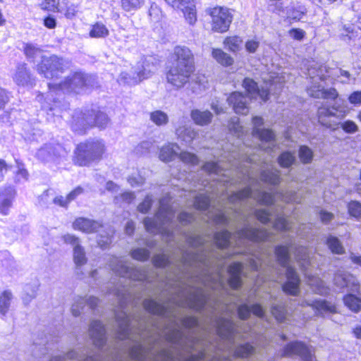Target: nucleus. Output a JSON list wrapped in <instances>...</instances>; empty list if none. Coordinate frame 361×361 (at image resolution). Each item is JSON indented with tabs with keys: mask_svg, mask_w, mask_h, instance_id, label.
<instances>
[{
	"mask_svg": "<svg viewBox=\"0 0 361 361\" xmlns=\"http://www.w3.org/2000/svg\"><path fill=\"white\" fill-rule=\"evenodd\" d=\"M293 252L295 258L305 274L307 276L309 285L319 295H326L329 288L319 277L307 275V269L310 264L309 253L306 247H298L291 240L285 245H278L275 248V255L278 264L286 272V282L282 285L283 290L289 295H298L300 293V279L295 269L290 265V252Z\"/></svg>",
	"mask_w": 361,
	"mask_h": 361,
	"instance_id": "1",
	"label": "nucleus"
},
{
	"mask_svg": "<svg viewBox=\"0 0 361 361\" xmlns=\"http://www.w3.org/2000/svg\"><path fill=\"white\" fill-rule=\"evenodd\" d=\"M249 197L265 205L274 204L276 199H280L284 202H301V199L298 197L295 192L287 191L285 193L277 192L272 195L259 189L258 183L256 182V184L231 195L228 197L229 209L235 214L240 215L241 213V206L245 200Z\"/></svg>",
	"mask_w": 361,
	"mask_h": 361,
	"instance_id": "2",
	"label": "nucleus"
},
{
	"mask_svg": "<svg viewBox=\"0 0 361 361\" xmlns=\"http://www.w3.org/2000/svg\"><path fill=\"white\" fill-rule=\"evenodd\" d=\"M214 240L217 247L223 249L228 246H244L247 241H274L276 235L274 233L265 229L253 228L245 224L243 228L238 230L233 235L227 230L217 232L214 235Z\"/></svg>",
	"mask_w": 361,
	"mask_h": 361,
	"instance_id": "3",
	"label": "nucleus"
},
{
	"mask_svg": "<svg viewBox=\"0 0 361 361\" xmlns=\"http://www.w3.org/2000/svg\"><path fill=\"white\" fill-rule=\"evenodd\" d=\"M243 85L247 92L249 97H246L239 92H234L230 94L227 101L229 105L232 106L233 109L236 114H247L249 111L248 100L251 98L259 97L264 102L269 99L270 92L276 93V89L280 90L282 87L281 82L273 80L270 83H266V87H262L259 89L257 83L250 78H245L243 80Z\"/></svg>",
	"mask_w": 361,
	"mask_h": 361,
	"instance_id": "4",
	"label": "nucleus"
},
{
	"mask_svg": "<svg viewBox=\"0 0 361 361\" xmlns=\"http://www.w3.org/2000/svg\"><path fill=\"white\" fill-rule=\"evenodd\" d=\"M169 197H164L159 201V209L155 219L146 217L144 225L146 230L150 233H161L168 237H172L176 232L175 212L170 204Z\"/></svg>",
	"mask_w": 361,
	"mask_h": 361,
	"instance_id": "5",
	"label": "nucleus"
},
{
	"mask_svg": "<svg viewBox=\"0 0 361 361\" xmlns=\"http://www.w3.org/2000/svg\"><path fill=\"white\" fill-rule=\"evenodd\" d=\"M242 328L233 322L231 319L220 318L216 322V332L219 337L227 343V349L229 353H233L236 357H245L252 354L254 348L250 344L234 346L235 338L240 336Z\"/></svg>",
	"mask_w": 361,
	"mask_h": 361,
	"instance_id": "6",
	"label": "nucleus"
},
{
	"mask_svg": "<svg viewBox=\"0 0 361 361\" xmlns=\"http://www.w3.org/2000/svg\"><path fill=\"white\" fill-rule=\"evenodd\" d=\"M186 241L188 245L192 248H197L196 252H184L177 266L180 271L188 270L190 267L200 264L207 267L209 264V257L212 254L205 250V239L198 234L187 235Z\"/></svg>",
	"mask_w": 361,
	"mask_h": 361,
	"instance_id": "7",
	"label": "nucleus"
},
{
	"mask_svg": "<svg viewBox=\"0 0 361 361\" xmlns=\"http://www.w3.org/2000/svg\"><path fill=\"white\" fill-rule=\"evenodd\" d=\"M86 82L87 78L83 73L75 72L69 75L63 81L49 82L48 84L49 92L46 94L44 102H42V107L50 111L54 110V106L51 105V102L54 104L56 103V99L54 98V92L57 91H73L79 93L86 85Z\"/></svg>",
	"mask_w": 361,
	"mask_h": 361,
	"instance_id": "8",
	"label": "nucleus"
},
{
	"mask_svg": "<svg viewBox=\"0 0 361 361\" xmlns=\"http://www.w3.org/2000/svg\"><path fill=\"white\" fill-rule=\"evenodd\" d=\"M109 118L106 114L99 110L85 109L77 111L73 116L72 127L75 131L85 130L97 126L104 128L109 123Z\"/></svg>",
	"mask_w": 361,
	"mask_h": 361,
	"instance_id": "9",
	"label": "nucleus"
},
{
	"mask_svg": "<svg viewBox=\"0 0 361 361\" xmlns=\"http://www.w3.org/2000/svg\"><path fill=\"white\" fill-rule=\"evenodd\" d=\"M69 68V63L56 55L42 56V61L37 66L38 73L43 77L52 80L54 82L60 78L61 75Z\"/></svg>",
	"mask_w": 361,
	"mask_h": 361,
	"instance_id": "10",
	"label": "nucleus"
},
{
	"mask_svg": "<svg viewBox=\"0 0 361 361\" xmlns=\"http://www.w3.org/2000/svg\"><path fill=\"white\" fill-rule=\"evenodd\" d=\"M104 151L105 146L101 140L80 143L77 147L75 161L79 166H87L92 161L99 160Z\"/></svg>",
	"mask_w": 361,
	"mask_h": 361,
	"instance_id": "11",
	"label": "nucleus"
},
{
	"mask_svg": "<svg viewBox=\"0 0 361 361\" xmlns=\"http://www.w3.org/2000/svg\"><path fill=\"white\" fill-rule=\"evenodd\" d=\"M250 266L255 271H262V277L265 278V280L279 283H281L283 281V278L280 270L274 267L269 253L267 251L261 253L259 256H256L255 259H251Z\"/></svg>",
	"mask_w": 361,
	"mask_h": 361,
	"instance_id": "12",
	"label": "nucleus"
},
{
	"mask_svg": "<svg viewBox=\"0 0 361 361\" xmlns=\"http://www.w3.org/2000/svg\"><path fill=\"white\" fill-rule=\"evenodd\" d=\"M324 70L326 67H321L319 70L311 68L308 70L309 75L313 79L312 85L307 88V93L310 96L314 98H323L327 99H336L338 94L336 89L330 88L325 90L324 87L317 83V80H324L326 76L324 75Z\"/></svg>",
	"mask_w": 361,
	"mask_h": 361,
	"instance_id": "13",
	"label": "nucleus"
},
{
	"mask_svg": "<svg viewBox=\"0 0 361 361\" xmlns=\"http://www.w3.org/2000/svg\"><path fill=\"white\" fill-rule=\"evenodd\" d=\"M195 68L172 64L166 73L167 82L174 88L183 87L192 78Z\"/></svg>",
	"mask_w": 361,
	"mask_h": 361,
	"instance_id": "14",
	"label": "nucleus"
},
{
	"mask_svg": "<svg viewBox=\"0 0 361 361\" xmlns=\"http://www.w3.org/2000/svg\"><path fill=\"white\" fill-rule=\"evenodd\" d=\"M109 267L116 274L129 278L134 281H142L146 278L145 271L139 269L130 267L122 259L113 257L109 262Z\"/></svg>",
	"mask_w": 361,
	"mask_h": 361,
	"instance_id": "15",
	"label": "nucleus"
},
{
	"mask_svg": "<svg viewBox=\"0 0 361 361\" xmlns=\"http://www.w3.org/2000/svg\"><path fill=\"white\" fill-rule=\"evenodd\" d=\"M348 113L346 106H343L336 101L331 107L322 106L318 109L317 116L319 122L328 128H332L334 123L331 118L336 117L337 118H343Z\"/></svg>",
	"mask_w": 361,
	"mask_h": 361,
	"instance_id": "16",
	"label": "nucleus"
},
{
	"mask_svg": "<svg viewBox=\"0 0 361 361\" xmlns=\"http://www.w3.org/2000/svg\"><path fill=\"white\" fill-rule=\"evenodd\" d=\"M255 216L263 224L269 221L271 216H274L275 221L273 226L275 231H289L292 228L291 223L281 213L276 214L274 208L256 210Z\"/></svg>",
	"mask_w": 361,
	"mask_h": 361,
	"instance_id": "17",
	"label": "nucleus"
},
{
	"mask_svg": "<svg viewBox=\"0 0 361 361\" xmlns=\"http://www.w3.org/2000/svg\"><path fill=\"white\" fill-rule=\"evenodd\" d=\"M212 30L224 32L228 30L232 21V16L227 8L217 6L211 9Z\"/></svg>",
	"mask_w": 361,
	"mask_h": 361,
	"instance_id": "18",
	"label": "nucleus"
},
{
	"mask_svg": "<svg viewBox=\"0 0 361 361\" xmlns=\"http://www.w3.org/2000/svg\"><path fill=\"white\" fill-rule=\"evenodd\" d=\"M253 123V135L258 137L262 146L261 147L264 150L272 149L275 147V135L272 130L269 129H261L260 127L263 125V118L259 116H255L252 118Z\"/></svg>",
	"mask_w": 361,
	"mask_h": 361,
	"instance_id": "19",
	"label": "nucleus"
},
{
	"mask_svg": "<svg viewBox=\"0 0 361 361\" xmlns=\"http://www.w3.org/2000/svg\"><path fill=\"white\" fill-rule=\"evenodd\" d=\"M149 75V71H147L142 66H137L121 72L118 81L124 85H135L144 79L147 78Z\"/></svg>",
	"mask_w": 361,
	"mask_h": 361,
	"instance_id": "20",
	"label": "nucleus"
},
{
	"mask_svg": "<svg viewBox=\"0 0 361 361\" xmlns=\"http://www.w3.org/2000/svg\"><path fill=\"white\" fill-rule=\"evenodd\" d=\"M221 162L222 161L216 163L213 161L207 162L203 166L204 170L210 173H214L220 176L221 171L228 172V171L233 170V169L235 168V169L237 171V173H240V175L243 176V180L247 178L252 179V177L251 176L248 169H244L234 163L230 164L229 167L224 169L221 165Z\"/></svg>",
	"mask_w": 361,
	"mask_h": 361,
	"instance_id": "21",
	"label": "nucleus"
},
{
	"mask_svg": "<svg viewBox=\"0 0 361 361\" xmlns=\"http://www.w3.org/2000/svg\"><path fill=\"white\" fill-rule=\"evenodd\" d=\"M313 350L301 342H292L288 343L283 350V355H298L304 361H316Z\"/></svg>",
	"mask_w": 361,
	"mask_h": 361,
	"instance_id": "22",
	"label": "nucleus"
},
{
	"mask_svg": "<svg viewBox=\"0 0 361 361\" xmlns=\"http://www.w3.org/2000/svg\"><path fill=\"white\" fill-rule=\"evenodd\" d=\"M334 283L338 288H348L349 291L358 293L360 283L355 276L349 272L338 270L334 276Z\"/></svg>",
	"mask_w": 361,
	"mask_h": 361,
	"instance_id": "23",
	"label": "nucleus"
},
{
	"mask_svg": "<svg viewBox=\"0 0 361 361\" xmlns=\"http://www.w3.org/2000/svg\"><path fill=\"white\" fill-rule=\"evenodd\" d=\"M116 319L118 324V335L119 339H131L132 324L129 315L121 311L116 314Z\"/></svg>",
	"mask_w": 361,
	"mask_h": 361,
	"instance_id": "24",
	"label": "nucleus"
},
{
	"mask_svg": "<svg viewBox=\"0 0 361 361\" xmlns=\"http://www.w3.org/2000/svg\"><path fill=\"white\" fill-rule=\"evenodd\" d=\"M174 62L178 66H188L195 68L193 55L190 49L184 46H177L173 50Z\"/></svg>",
	"mask_w": 361,
	"mask_h": 361,
	"instance_id": "25",
	"label": "nucleus"
},
{
	"mask_svg": "<svg viewBox=\"0 0 361 361\" xmlns=\"http://www.w3.org/2000/svg\"><path fill=\"white\" fill-rule=\"evenodd\" d=\"M186 305L197 311L203 310L207 303V296L201 288H196L186 298Z\"/></svg>",
	"mask_w": 361,
	"mask_h": 361,
	"instance_id": "26",
	"label": "nucleus"
},
{
	"mask_svg": "<svg viewBox=\"0 0 361 361\" xmlns=\"http://www.w3.org/2000/svg\"><path fill=\"white\" fill-rule=\"evenodd\" d=\"M102 226L100 222L84 217L78 218L73 223L75 230L87 233L97 232Z\"/></svg>",
	"mask_w": 361,
	"mask_h": 361,
	"instance_id": "27",
	"label": "nucleus"
},
{
	"mask_svg": "<svg viewBox=\"0 0 361 361\" xmlns=\"http://www.w3.org/2000/svg\"><path fill=\"white\" fill-rule=\"evenodd\" d=\"M89 331L94 345L98 348H102L106 341L104 325L99 321H93L90 324Z\"/></svg>",
	"mask_w": 361,
	"mask_h": 361,
	"instance_id": "28",
	"label": "nucleus"
},
{
	"mask_svg": "<svg viewBox=\"0 0 361 361\" xmlns=\"http://www.w3.org/2000/svg\"><path fill=\"white\" fill-rule=\"evenodd\" d=\"M251 312L261 319L265 316V311L259 304H254L251 307L247 304H243L238 307V314L240 319H248Z\"/></svg>",
	"mask_w": 361,
	"mask_h": 361,
	"instance_id": "29",
	"label": "nucleus"
},
{
	"mask_svg": "<svg viewBox=\"0 0 361 361\" xmlns=\"http://www.w3.org/2000/svg\"><path fill=\"white\" fill-rule=\"evenodd\" d=\"M98 303V299L93 296H89L87 298L77 296L74 298L73 304L71 307L72 314L77 317L78 316L81 310L83 309L85 305H87L91 308H94Z\"/></svg>",
	"mask_w": 361,
	"mask_h": 361,
	"instance_id": "30",
	"label": "nucleus"
},
{
	"mask_svg": "<svg viewBox=\"0 0 361 361\" xmlns=\"http://www.w3.org/2000/svg\"><path fill=\"white\" fill-rule=\"evenodd\" d=\"M243 264L240 262H233L228 267V271L230 274L228 283L234 289L238 288L241 285L240 275L243 271Z\"/></svg>",
	"mask_w": 361,
	"mask_h": 361,
	"instance_id": "31",
	"label": "nucleus"
},
{
	"mask_svg": "<svg viewBox=\"0 0 361 361\" xmlns=\"http://www.w3.org/2000/svg\"><path fill=\"white\" fill-rule=\"evenodd\" d=\"M61 149V147L59 145L55 147L51 145H45L38 150L37 157L44 161H54Z\"/></svg>",
	"mask_w": 361,
	"mask_h": 361,
	"instance_id": "32",
	"label": "nucleus"
},
{
	"mask_svg": "<svg viewBox=\"0 0 361 361\" xmlns=\"http://www.w3.org/2000/svg\"><path fill=\"white\" fill-rule=\"evenodd\" d=\"M14 191L12 188H6L0 192V214L8 215L14 198Z\"/></svg>",
	"mask_w": 361,
	"mask_h": 361,
	"instance_id": "33",
	"label": "nucleus"
},
{
	"mask_svg": "<svg viewBox=\"0 0 361 361\" xmlns=\"http://www.w3.org/2000/svg\"><path fill=\"white\" fill-rule=\"evenodd\" d=\"M13 80L18 85L26 86L32 83V77L25 63L18 66Z\"/></svg>",
	"mask_w": 361,
	"mask_h": 361,
	"instance_id": "34",
	"label": "nucleus"
},
{
	"mask_svg": "<svg viewBox=\"0 0 361 361\" xmlns=\"http://www.w3.org/2000/svg\"><path fill=\"white\" fill-rule=\"evenodd\" d=\"M179 147L175 143H169L163 146L159 152V159L164 162L172 161L178 155Z\"/></svg>",
	"mask_w": 361,
	"mask_h": 361,
	"instance_id": "35",
	"label": "nucleus"
},
{
	"mask_svg": "<svg viewBox=\"0 0 361 361\" xmlns=\"http://www.w3.org/2000/svg\"><path fill=\"white\" fill-rule=\"evenodd\" d=\"M190 116L193 121L199 126H206L211 123L212 119V114L208 111H201L194 109L190 113Z\"/></svg>",
	"mask_w": 361,
	"mask_h": 361,
	"instance_id": "36",
	"label": "nucleus"
},
{
	"mask_svg": "<svg viewBox=\"0 0 361 361\" xmlns=\"http://www.w3.org/2000/svg\"><path fill=\"white\" fill-rule=\"evenodd\" d=\"M143 306L149 312L164 316L166 313V306L152 299H146L143 302Z\"/></svg>",
	"mask_w": 361,
	"mask_h": 361,
	"instance_id": "37",
	"label": "nucleus"
},
{
	"mask_svg": "<svg viewBox=\"0 0 361 361\" xmlns=\"http://www.w3.org/2000/svg\"><path fill=\"white\" fill-rule=\"evenodd\" d=\"M262 182L276 185L281 182L280 171L276 169H271L263 171L260 176Z\"/></svg>",
	"mask_w": 361,
	"mask_h": 361,
	"instance_id": "38",
	"label": "nucleus"
},
{
	"mask_svg": "<svg viewBox=\"0 0 361 361\" xmlns=\"http://www.w3.org/2000/svg\"><path fill=\"white\" fill-rule=\"evenodd\" d=\"M229 212L225 209H216L215 212L209 211V216L208 219L214 221L216 224L226 225L228 224L231 218L229 217Z\"/></svg>",
	"mask_w": 361,
	"mask_h": 361,
	"instance_id": "39",
	"label": "nucleus"
},
{
	"mask_svg": "<svg viewBox=\"0 0 361 361\" xmlns=\"http://www.w3.org/2000/svg\"><path fill=\"white\" fill-rule=\"evenodd\" d=\"M212 200L209 195H204V194H200L195 197V200L194 202V206L195 208L200 210L206 211L209 209L208 211V216H209V211L211 212H214L213 211L210 210V208L214 209V207L211 205Z\"/></svg>",
	"mask_w": 361,
	"mask_h": 361,
	"instance_id": "40",
	"label": "nucleus"
},
{
	"mask_svg": "<svg viewBox=\"0 0 361 361\" xmlns=\"http://www.w3.org/2000/svg\"><path fill=\"white\" fill-rule=\"evenodd\" d=\"M180 139L186 143H190L197 135V131L191 127H180L176 130Z\"/></svg>",
	"mask_w": 361,
	"mask_h": 361,
	"instance_id": "41",
	"label": "nucleus"
},
{
	"mask_svg": "<svg viewBox=\"0 0 361 361\" xmlns=\"http://www.w3.org/2000/svg\"><path fill=\"white\" fill-rule=\"evenodd\" d=\"M89 35L92 38H105L109 35V31L104 24L97 22L92 26Z\"/></svg>",
	"mask_w": 361,
	"mask_h": 361,
	"instance_id": "42",
	"label": "nucleus"
},
{
	"mask_svg": "<svg viewBox=\"0 0 361 361\" xmlns=\"http://www.w3.org/2000/svg\"><path fill=\"white\" fill-rule=\"evenodd\" d=\"M312 306L316 310L318 314L336 312V307L325 300H317Z\"/></svg>",
	"mask_w": 361,
	"mask_h": 361,
	"instance_id": "43",
	"label": "nucleus"
},
{
	"mask_svg": "<svg viewBox=\"0 0 361 361\" xmlns=\"http://www.w3.org/2000/svg\"><path fill=\"white\" fill-rule=\"evenodd\" d=\"M13 299V294L9 290H4L0 295V314L5 316L8 312Z\"/></svg>",
	"mask_w": 361,
	"mask_h": 361,
	"instance_id": "44",
	"label": "nucleus"
},
{
	"mask_svg": "<svg viewBox=\"0 0 361 361\" xmlns=\"http://www.w3.org/2000/svg\"><path fill=\"white\" fill-rule=\"evenodd\" d=\"M296 161L294 152L286 151L282 152L278 157V163L283 168H289Z\"/></svg>",
	"mask_w": 361,
	"mask_h": 361,
	"instance_id": "45",
	"label": "nucleus"
},
{
	"mask_svg": "<svg viewBox=\"0 0 361 361\" xmlns=\"http://www.w3.org/2000/svg\"><path fill=\"white\" fill-rule=\"evenodd\" d=\"M212 56L219 63L225 66H231L233 63V59L220 49H214L212 51Z\"/></svg>",
	"mask_w": 361,
	"mask_h": 361,
	"instance_id": "46",
	"label": "nucleus"
},
{
	"mask_svg": "<svg viewBox=\"0 0 361 361\" xmlns=\"http://www.w3.org/2000/svg\"><path fill=\"white\" fill-rule=\"evenodd\" d=\"M326 244L331 251L334 254L342 255L345 252V249L341 242L335 236L330 235L326 239Z\"/></svg>",
	"mask_w": 361,
	"mask_h": 361,
	"instance_id": "47",
	"label": "nucleus"
},
{
	"mask_svg": "<svg viewBox=\"0 0 361 361\" xmlns=\"http://www.w3.org/2000/svg\"><path fill=\"white\" fill-rule=\"evenodd\" d=\"M75 360L76 361H97V359L93 356H89L86 358L81 360L80 357L79 356L78 353L75 351L72 350L68 352L65 357H61V356H55L53 357L50 361H65L66 360Z\"/></svg>",
	"mask_w": 361,
	"mask_h": 361,
	"instance_id": "48",
	"label": "nucleus"
},
{
	"mask_svg": "<svg viewBox=\"0 0 361 361\" xmlns=\"http://www.w3.org/2000/svg\"><path fill=\"white\" fill-rule=\"evenodd\" d=\"M345 305L353 312L361 310V299L353 294H348L343 298Z\"/></svg>",
	"mask_w": 361,
	"mask_h": 361,
	"instance_id": "49",
	"label": "nucleus"
},
{
	"mask_svg": "<svg viewBox=\"0 0 361 361\" xmlns=\"http://www.w3.org/2000/svg\"><path fill=\"white\" fill-rule=\"evenodd\" d=\"M73 261L77 267L84 265L87 262L85 252L81 245L73 247Z\"/></svg>",
	"mask_w": 361,
	"mask_h": 361,
	"instance_id": "50",
	"label": "nucleus"
},
{
	"mask_svg": "<svg viewBox=\"0 0 361 361\" xmlns=\"http://www.w3.org/2000/svg\"><path fill=\"white\" fill-rule=\"evenodd\" d=\"M40 7L43 10L49 11H63V6L61 5V0H44Z\"/></svg>",
	"mask_w": 361,
	"mask_h": 361,
	"instance_id": "51",
	"label": "nucleus"
},
{
	"mask_svg": "<svg viewBox=\"0 0 361 361\" xmlns=\"http://www.w3.org/2000/svg\"><path fill=\"white\" fill-rule=\"evenodd\" d=\"M150 120L157 126H163L168 123L169 116L165 112L157 110L150 114Z\"/></svg>",
	"mask_w": 361,
	"mask_h": 361,
	"instance_id": "52",
	"label": "nucleus"
},
{
	"mask_svg": "<svg viewBox=\"0 0 361 361\" xmlns=\"http://www.w3.org/2000/svg\"><path fill=\"white\" fill-rule=\"evenodd\" d=\"M298 156L300 161L304 164H307L312 162L314 157V153L307 146L302 145L300 147Z\"/></svg>",
	"mask_w": 361,
	"mask_h": 361,
	"instance_id": "53",
	"label": "nucleus"
},
{
	"mask_svg": "<svg viewBox=\"0 0 361 361\" xmlns=\"http://www.w3.org/2000/svg\"><path fill=\"white\" fill-rule=\"evenodd\" d=\"M242 39L239 37H230L225 39L224 43L230 51H237L242 45Z\"/></svg>",
	"mask_w": 361,
	"mask_h": 361,
	"instance_id": "54",
	"label": "nucleus"
},
{
	"mask_svg": "<svg viewBox=\"0 0 361 361\" xmlns=\"http://www.w3.org/2000/svg\"><path fill=\"white\" fill-rule=\"evenodd\" d=\"M37 290L38 285L37 283L33 285L27 284L24 288L25 295L23 298L24 302L27 304L34 299L37 295Z\"/></svg>",
	"mask_w": 361,
	"mask_h": 361,
	"instance_id": "55",
	"label": "nucleus"
},
{
	"mask_svg": "<svg viewBox=\"0 0 361 361\" xmlns=\"http://www.w3.org/2000/svg\"><path fill=\"white\" fill-rule=\"evenodd\" d=\"M61 5L63 6L64 15L68 18H73L78 13V6L73 4H70L68 0H61Z\"/></svg>",
	"mask_w": 361,
	"mask_h": 361,
	"instance_id": "56",
	"label": "nucleus"
},
{
	"mask_svg": "<svg viewBox=\"0 0 361 361\" xmlns=\"http://www.w3.org/2000/svg\"><path fill=\"white\" fill-rule=\"evenodd\" d=\"M144 4V0H121V6L126 11L136 10Z\"/></svg>",
	"mask_w": 361,
	"mask_h": 361,
	"instance_id": "57",
	"label": "nucleus"
},
{
	"mask_svg": "<svg viewBox=\"0 0 361 361\" xmlns=\"http://www.w3.org/2000/svg\"><path fill=\"white\" fill-rule=\"evenodd\" d=\"M350 215L357 219L361 218V203L357 201H351L348 204Z\"/></svg>",
	"mask_w": 361,
	"mask_h": 361,
	"instance_id": "58",
	"label": "nucleus"
},
{
	"mask_svg": "<svg viewBox=\"0 0 361 361\" xmlns=\"http://www.w3.org/2000/svg\"><path fill=\"white\" fill-rule=\"evenodd\" d=\"M145 353V349L141 343L136 345L130 352L131 356L137 361H144Z\"/></svg>",
	"mask_w": 361,
	"mask_h": 361,
	"instance_id": "59",
	"label": "nucleus"
},
{
	"mask_svg": "<svg viewBox=\"0 0 361 361\" xmlns=\"http://www.w3.org/2000/svg\"><path fill=\"white\" fill-rule=\"evenodd\" d=\"M271 313L276 319L280 322L284 321L286 318V310L282 305H274L271 308Z\"/></svg>",
	"mask_w": 361,
	"mask_h": 361,
	"instance_id": "60",
	"label": "nucleus"
},
{
	"mask_svg": "<svg viewBox=\"0 0 361 361\" xmlns=\"http://www.w3.org/2000/svg\"><path fill=\"white\" fill-rule=\"evenodd\" d=\"M153 263L156 267H166L171 263V259L166 255H157L153 257Z\"/></svg>",
	"mask_w": 361,
	"mask_h": 361,
	"instance_id": "61",
	"label": "nucleus"
},
{
	"mask_svg": "<svg viewBox=\"0 0 361 361\" xmlns=\"http://www.w3.org/2000/svg\"><path fill=\"white\" fill-rule=\"evenodd\" d=\"M180 160L185 163L196 165L198 164L197 157L192 153L188 152H183L178 155Z\"/></svg>",
	"mask_w": 361,
	"mask_h": 361,
	"instance_id": "62",
	"label": "nucleus"
},
{
	"mask_svg": "<svg viewBox=\"0 0 361 361\" xmlns=\"http://www.w3.org/2000/svg\"><path fill=\"white\" fill-rule=\"evenodd\" d=\"M131 256L135 259L145 261L149 257V252L146 249L137 248L131 252Z\"/></svg>",
	"mask_w": 361,
	"mask_h": 361,
	"instance_id": "63",
	"label": "nucleus"
},
{
	"mask_svg": "<svg viewBox=\"0 0 361 361\" xmlns=\"http://www.w3.org/2000/svg\"><path fill=\"white\" fill-rule=\"evenodd\" d=\"M135 199V195L132 192H125L121 193L120 195L115 196L114 200L116 203L121 202L130 204Z\"/></svg>",
	"mask_w": 361,
	"mask_h": 361,
	"instance_id": "64",
	"label": "nucleus"
}]
</instances>
